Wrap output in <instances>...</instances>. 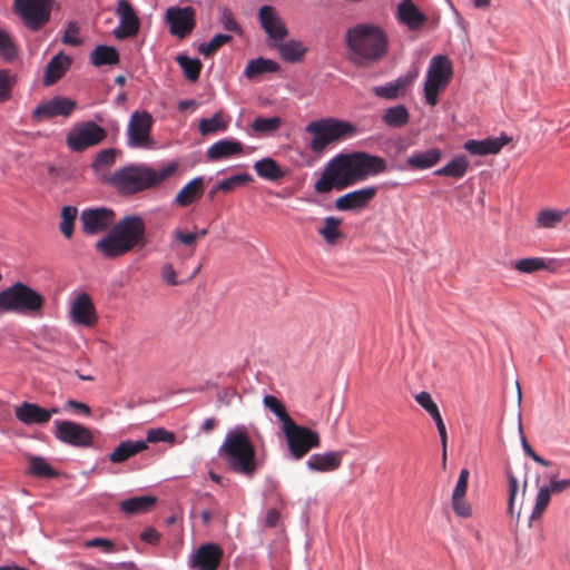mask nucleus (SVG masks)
Returning <instances> with one entry per match:
<instances>
[{
    "mask_svg": "<svg viewBox=\"0 0 570 570\" xmlns=\"http://www.w3.org/2000/svg\"><path fill=\"white\" fill-rule=\"evenodd\" d=\"M387 171V163L366 151L342 153L330 159L314 184L317 194L343 190Z\"/></svg>",
    "mask_w": 570,
    "mask_h": 570,
    "instance_id": "obj_1",
    "label": "nucleus"
},
{
    "mask_svg": "<svg viewBox=\"0 0 570 570\" xmlns=\"http://www.w3.org/2000/svg\"><path fill=\"white\" fill-rule=\"evenodd\" d=\"M348 60L361 68H370L389 53L390 40L386 31L372 22L357 23L350 27L344 35Z\"/></svg>",
    "mask_w": 570,
    "mask_h": 570,
    "instance_id": "obj_2",
    "label": "nucleus"
},
{
    "mask_svg": "<svg viewBox=\"0 0 570 570\" xmlns=\"http://www.w3.org/2000/svg\"><path fill=\"white\" fill-rule=\"evenodd\" d=\"M218 455L230 471L246 478H252L261 466L256 449L244 430L229 431L218 449Z\"/></svg>",
    "mask_w": 570,
    "mask_h": 570,
    "instance_id": "obj_3",
    "label": "nucleus"
},
{
    "mask_svg": "<svg viewBox=\"0 0 570 570\" xmlns=\"http://www.w3.org/2000/svg\"><path fill=\"white\" fill-rule=\"evenodd\" d=\"M142 239V218L126 216L114 223L107 235L95 247L107 258H116L130 252Z\"/></svg>",
    "mask_w": 570,
    "mask_h": 570,
    "instance_id": "obj_4",
    "label": "nucleus"
},
{
    "mask_svg": "<svg viewBox=\"0 0 570 570\" xmlns=\"http://www.w3.org/2000/svg\"><path fill=\"white\" fill-rule=\"evenodd\" d=\"M305 132L312 135L308 149L314 154H322L331 144L353 136L356 127L351 122L328 117L311 121L305 127Z\"/></svg>",
    "mask_w": 570,
    "mask_h": 570,
    "instance_id": "obj_5",
    "label": "nucleus"
},
{
    "mask_svg": "<svg viewBox=\"0 0 570 570\" xmlns=\"http://www.w3.org/2000/svg\"><path fill=\"white\" fill-rule=\"evenodd\" d=\"M45 305V297L30 286L17 282L0 292V312L38 315Z\"/></svg>",
    "mask_w": 570,
    "mask_h": 570,
    "instance_id": "obj_6",
    "label": "nucleus"
},
{
    "mask_svg": "<svg viewBox=\"0 0 570 570\" xmlns=\"http://www.w3.org/2000/svg\"><path fill=\"white\" fill-rule=\"evenodd\" d=\"M453 75V68L446 56H434L430 61L426 80L424 83V97L426 104L435 106L439 101V92L445 88Z\"/></svg>",
    "mask_w": 570,
    "mask_h": 570,
    "instance_id": "obj_7",
    "label": "nucleus"
},
{
    "mask_svg": "<svg viewBox=\"0 0 570 570\" xmlns=\"http://www.w3.org/2000/svg\"><path fill=\"white\" fill-rule=\"evenodd\" d=\"M288 452L294 460L303 459L311 450L321 445L320 434L304 425H298L295 421L282 430Z\"/></svg>",
    "mask_w": 570,
    "mask_h": 570,
    "instance_id": "obj_8",
    "label": "nucleus"
},
{
    "mask_svg": "<svg viewBox=\"0 0 570 570\" xmlns=\"http://www.w3.org/2000/svg\"><path fill=\"white\" fill-rule=\"evenodd\" d=\"M53 0H14V12L31 31L41 30L51 17Z\"/></svg>",
    "mask_w": 570,
    "mask_h": 570,
    "instance_id": "obj_9",
    "label": "nucleus"
},
{
    "mask_svg": "<svg viewBox=\"0 0 570 570\" xmlns=\"http://www.w3.org/2000/svg\"><path fill=\"white\" fill-rule=\"evenodd\" d=\"M107 137V131L94 121H86L75 126L67 134V146L72 151H82L98 145Z\"/></svg>",
    "mask_w": 570,
    "mask_h": 570,
    "instance_id": "obj_10",
    "label": "nucleus"
},
{
    "mask_svg": "<svg viewBox=\"0 0 570 570\" xmlns=\"http://www.w3.org/2000/svg\"><path fill=\"white\" fill-rule=\"evenodd\" d=\"M81 230L86 235H97L112 228L116 214L106 207L83 209L80 214Z\"/></svg>",
    "mask_w": 570,
    "mask_h": 570,
    "instance_id": "obj_11",
    "label": "nucleus"
},
{
    "mask_svg": "<svg viewBox=\"0 0 570 570\" xmlns=\"http://www.w3.org/2000/svg\"><path fill=\"white\" fill-rule=\"evenodd\" d=\"M107 183L122 195H131L142 190V168L125 166L117 169Z\"/></svg>",
    "mask_w": 570,
    "mask_h": 570,
    "instance_id": "obj_12",
    "label": "nucleus"
},
{
    "mask_svg": "<svg viewBox=\"0 0 570 570\" xmlns=\"http://www.w3.org/2000/svg\"><path fill=\"white\" fill-rule=\"evenodd\" d=\"M169 31L177 38H186L196 26L195 9L191 7H170L166 11Z\"/></svg>",
    "mask_w": 570,
    "mask_h": 570,
    "instance_id": "obj_13",
    "label": "nucleus"
},
{
    "mask_svg": "<svg viewBox=\"0 0 570 570\" xmlns=\"http://www.w3.org/2000/svg\"><path fill=\"white\" fill-rule=\"evenodd\" d=\"M55 435L61 442L72 446H88L92 443L94 435L86 426L72 421H56Z\"/></svg>",
    "mask_w": 570,
    "mask_h": 570,
    "instance_id": "obj_14",
    "label": "nucleus"
},
{
    "mask_svg": "<svg viewBox=\"0 0 570 570\" xmlns=\"http://www.w3.org/2000/svg\"><path fill=\"white\" fill-rule=\"evenodd\" d=\"M69 315L73 324L85 327H94L98 323L92 298L87 293L78 294L71 302Z\"/></svg>",
    "mask_w": 570,
    "mask_h": 570,
    "instance_id": "obj_15",
    "label": "nucleus"
},
{
    "mask_svg": "<svg viewBox=\"0 0 570 570\" xmlns=\"http://www.w3.org/2000/svg\"><path fill=\"white\" fill-rule=\"evenodd\" d=\"M77 102L66 97H55L40 104L32 112V118L37 121L50 119L57 116L68 117L76 109Z\"/></svg>",
    "mask_w": 570,
    "mask_h": 570,
    "instance_id": "obj_16",
    "label": "nucleus"
},
{
    "mask_svg": "<svg viewBox=\"0 0 570 570\" xmlns=\"http://www.w3.org/2000/svg\"><path fill=\"white\" fill-rule=\"evenodd\" d=\"M224 557L223 549L216 543H204L190 558V567L197 570H217Z\"/></svg>",
    "mask_w": 570,
    "mask_h": 570,
    "instance_id": "obj_17",
    "label": "nucleus"
},
{
    "mask_svg": "<svg viewBox=\"0 0 570 570\" xmlns=\"http://www.w3.org/2000/svg\"><path fill=\"white\" fill-rule=\"evenodd\" d=\"M258 18L262 28L272 40L276 42L283 41L287 37V27L274 7H261L258 11Z\"/></svg>",
    "mask_w": 570,
    "mask_h": 570,
    "instance_id": "obj_18",
    "label": "nucleus"
},
{
    "mask_svg": "<svg viewBox=\"0 0 570 570\" xmlns=\"http://www.w3.org/2000/svg\"><path fill=\"white\" fill-rule=\"evenodd\" d=\"M376 194V186H367L340 196L335 199L334 205L341 212L362 209L374 199Z\"/></svg>",
    "mask_w": 570,
    "mask_h": 570,
    "instance_id": "obj_19",
    "label": "nucleus"
},
{
    "mask_svg": "<svg viewBox=\"0 0 570 570\" xmlns=\"http://www.w3.org/2000/svg\"><path fill=\"white\" fill-rule=\"evenodd\" d=\"M116 13L119 17V26L114 30V36L117 39L132 37L139 31V18L127 0L118 2Z\"/></svg>",
    "mask_w": 570,
    "mask_h": 570,
    "instance_id": "obj_20",
    "label": "nucleus"
},
{
    "mask_svg": "<svg viewBox=\"0 0 570 570\" xmlns=\"http://www.w3.org/2000/svg\"><path fill=\"white\" fill-rule=\"evenodd\" d=\"M57 407L43 409L36 403L23 402L20 406L16 407V417L27 425L46 424L50 421L53 414H57Z\"/></svg>",
    "mask_w": 570,
    "mask_h": 570,
    "instance_id": "obj_21",
    "label": "nucleus"
},
{
    "mask_svg": "<svg viewBox=\"0 0 570 570\" xmlns=\"http://www.w3.org/2000/svg\"><path fill=\"white\" fill-rule=\"evenodd\" d=\"M416 77L417 71H410L406 75L396 78L394 81H390L383 86H375L373 88V92L376 97L384 98L386 100L397 99L406 92Z\"/></svg>",
    "mask_w": 570,
    "mask_h": 570,
    "instance_id": "obj_22",
    "label": "nucleus"
},
{
    "mask_svg": "<svg viewBox=\"0 0 570 570\" xmlns=\"http://www.w3.org/2000/svg\"><path fill=\"white\" fill-rule=\"evenodd\" d=\"M511 141V138L501 135L497 138H487L483 140L470 139L464 142V149L471 155H495Z\"/></svg>",
    "mask_w": 570,
    "mask_h": 570,
    "instance_id": "obj_23",
    "label": "nucleus"
},
{
    "mask_svg": "<svg viewBox=\"0 0 570 570\" xmlns=\"http://www.w3.org/2000/svg\"><path fill=\"white\" fill-rule=\"evenodd\" d=\"M343 454L344 451L314 453L306 461V466L314 472H332L341 466Z\"/></svg>",
    "mask_w": 570,
    "mask_h": 570,
    "instance_id": "obj_24",
    "label": "nucleus"
},
{
    "mask_svg": "<svg viewBox=\"0 0 570 570\" xmlns=\"http://www.w3.org/2000/svg\"><path fill=\"white\" fill-rule=\"evenodd\" d=\"M397 19L410 30H416L422 27L428 18L422 13L412 0H402L397 6Z\"/></svg>",
    "mask_w": 570,
    "mask_h": 570,
    "instance_id": "obj_25",
    "label": "nucleus"
},
{
    "mask_svg": "<svg viewBox=\"0 0 570 570\" xmlns=\"http://www.w3.org/2000/svg\"><path fill=\"white\" fill-rule=\"evenodd\" d=\"M200 269L202 264L197 265L191 272H189L176 269L174 263H165L160 269V277L169 286H180L193 281Z\"/></svg>",
    "mask_w": 570,
    "mask_h": 570,
    "instance_id": "obj_26",
    "label": "nucleus"
},
{
    "mask_svg": "<svg viewBox=\"0 0 570 570\" xmlns=\"http://www.w3.org/2000/svg\"><path fill=\"white\" fill-rule=\"evenodd\" d=\"M70 66L71 58L66 56L63 52H59L58 55L53 56L46 67L43 85H55L65 76V73L69 70Z\"/></svg>",
    "mask_w": 570,
    "mask_h": 570,
    "instance_id": "obj_27",
    "label": "nucleus"
},
{
    "mask_svg": "<svg viewBox=\"0 0 570 570\" xmlns=\"http://www.w3.org/2000/svg\"><path fill=\"white\" fill-rule=\"evenodd\" d=\"M243 153V145L237 140L222 139L213 144L206 151L210 161L227 159Z\"/></svg>",
    "mask_w": 570,
    "mask_h": 570,
    "instance_id": "obj_28",
    "label": "nucleus"
},
{
    "mask_svg": "<svg viewBox=\"0 0 570 570\" xmlns=\"http://www.w3.org/2000/svg\"><path fill=\"white\" fill-rule=\"evenodd\" d=\"M442 153L439 148L415 151L406 158V165L414 170H424L440 163Z\"/></svg>",
    "mask_w": 570,
    "mask_h": 570,
    "instance_id": "obj_29",
    "label": "nucleus"
},
{
    "mask_svg": "<svg viewBox=\"0 0 570 570\" xmlns=\"http://www.w3.org/2000/svg\"><path fill=\"white\" fill-rule=\"evenodd\" d=\"M204 194V180L202 177L194 178L186 184L177 194L176 203L179 206H188Z\"/></svg>",
    "mask_w": 570,
    "mask_h": 570,
    "instance_id": "obj_30",
    "label": "nucleus"
},
{
    "mask_svg": "<svg viewBox=\"0 0 570 570\" xmlns=\"http://www.w3.org/2000/svg\"><path fill=\"white\" fill-rule=\"evenodd\" d=\"M276 48L281 58L286 62L301 61L307 51L303 42L298 40L277 41Z\"/></svg>",
    "mask_w": 570,
    "mask_h": 570,
    "instance_id": "obj_31",
    "label": "nucleus"
},
{
    "mask_svg": "<svg viewBox=\"0 0 570 570\" xmlns=\"http://www.w3.org/2000/svg\"><path fill=\"white\" fill-rule=\"evenodd\" d=\"M177 170V164L170 163L159 169L145 166L144 185L145 189L158 186Z\"/></svg>",
    "mask_w": 570,
    "mask_h": 570,
    "instance_id": "obj_32",
    "label": "nucleus"
},
{
    "mask_svg": "<svg viewBox=\"0 0 570 570\" xmlns=\"http://www.w3.org/2000/svg\"><path fill=\"white\" fill-rule=\"evenodd\" d=\"M470 167V161L465 156L454 157L443 167L436 169L434 174L442 177H453L460 179L465 176Z\"/></svg>",
    "mask_w": 570,
    "mask_h": 570,
    "instance_id": "obj_33",
    "label": "nucleus"
},
{
    "mask_svg": "<svg viewBox=\"0 0 570 570\" xmlns=\"http://www.w3.org/2000/svg\"><path fill=\"white\" fill-rule=\"evenodd\" d=\"M342 219L328 216L323 219V226L317 229V233L324 238L328 245H335L340 239L343 238L341 230Z\"/></svg>",
    "mask_w": 570,
    "mask_h": 570,
    "instance_id": "obj_34",
    "label": "nucleus"
},
{
    "mask_svg": "<svg viewBox=\"0 0 570 570\" xmlns=\"http://www.w3.org/2000/svg\"><path fill=\"white\" fill-rule=\"evenodd\" d=\"M90 62L96 67L117 65L119 53L114 47L100 45L90 53Z\"/></svg>",
    "mask_w": 570,
    "mask_h": 570,
    "instance_id": "obj_35",
    "label": "nucleus"
},
{
    "mask_svg": "<svg viewBox=\"0 0 570 570\" xmlns=\"http://www.w3.org/2000/svg\"><path fill=\"white\" fill-rule=\"evenodd\" d=\"M254 169L261 178L272 181L279 180L285 176L284 170L272 158H264L256 161Z\"/></svg>",
    "mask_w": 570,
    "mask_h": 570,
    "instance_id": "obj_36",
    "label": "nucleus"
},
{
    "mask_svg": "<svg viewBox=\"0 0 570 570\" xmlns=\"http://www.w3.org/2000/svg\"><path fill=\"white\" fill-rule=\"evenodd\" d=\"M383 121L392 128H401L410 121V112L403 105L390 107L383 115Z\"/></svg>",
    "mask_w": 570,
    "mask_h": 570,
    "instance_id": "obj_37",
    "label": "nucleus"
},
{
    "mask_svg": "<svg viewBox=\"0 0 570 570\" xmlns=\"http://www.w3.org/2000/svg\"><path fill=\"white\" fill-rule=\"evenodd\" d=\"M279 65L272 59L256 58L248 62L244 73L248 79H253L265 72H275Z\"/></svg>",
    "mask_w": 570,
    "mask_h": 570,
    "instance_id": "obj_38",
    "label": "nucleus"
},
{
    "mask_svg": "<svg viewBox=\"0 0 570 570\" xmlns=\"http://www.w3.org/2000/svg\"><path fill=\"white\" fill-rule=\"evenodd\" d=\"M128 145L130 147H142V111L136 110L128 124Z\"/></svg>",
    "mask_w": 570,
    "mask_h": 570,
    "instance_id": "obj_39",
    "label": "nucleus"
},
{
    "mask_svg": "<svg viewBox=\"0 0 570 570\" xmlns=\"http://www.w3.org/2000/svg\"><path fill=\"white\" fill-rule=\"evenodd\" d=\"M227 127L228 121L224 119L222 112H216L212 118H202L198 125L199 131L203 136L223 132Z\"/></svg>",
    "mask_w": 570,
    "mask_h": 570,
    "instance_id": "obj_40",
    "label": "nucleus"
},
{
    "mask_svg": "<svg viewBox=\"0 0 570 570\" xmlns=\"http://www.w3.org/2000/svg\"><path fill=\"white\" fill-rule=\"evenodd\" d=\"M140 451H142V440L135 443L122 442L109 454V460L114 463H121Z\"/></svg>",
    "mask_w": 570,
    "mask_h": 570,
    "instance_id": "obj_41",
    "label": "nucleus"
},
{
    "mask_svg": "<svg viewBox=\"0 0 570 570\" xmlns=\"http://www.w3.org/2000/svg\"><path fill=\"white\" fill-rule=\"evenodd\" d=\"M265 407L273 412L282 423V430L289 425L294 420L288 415L285 405L276 396L265 395L263 399Z\"/></svg>",
    "mask_w": 570,
    "mask_h": 570,
    "instance_id": "obj_42",
    "label": "nucleus"
},
{
    "mask_svg": "<svg viewBox=\"0 0 570 570\" xmlns=\"http://www.w3.org/2000/svg\"><path fill=\"white\" fill-rule=\"evenodd\" d=\"M146 443H165L168 446L177 444V436L174 432L166 430L165 428L149 429L145 435V450H147Z\"/></svg>",
    "mask_w": 570,
    "mask_h": 570,
    "instance_id": "obj_43",
    "label": "nucleus"
},
{
    "mask_svg": "<svg viewBox=\"0 0 570 570\" xmlns=\"http://www.w3.org/2000/svg\"><path fill=\"white\" fill-rule=\"evenodd\" d=\"M178 65L184 71V76L191 82H195L198 80L202 71V62L197 58H189L186 55H179L176 58Z\"/></svg>",
    "mask_w": 570,
    "mask_h": 570,
    "instance_id": "obj_44",
    "label": "nucleus"
},
{
    "mask_svg": "<svg viewBox=\"0 0 570 570\" xmlns=\"http://www.w3.org/2000/svg\"><path fill=\"white\" fill-rule=\"evenodd\" d=\"M282 126V119L278 116L271 118L256 117L252 124L250 129L261 135H269L277 131Z\"/></svg>",
    "mask_w": 570,
    "mask_h": 570,
    "instance_id": "obj_45",
    "label": "nucleus"
},
{
    "mask_svg": "<svg viewBox=\"0 0 570 570\" xmlns=\"http://www.w3.org/2000/svg\"><path fill=\"white\" fill-rule=\"evenodd\" d=\"M78 215V209L73 206H63L60 213L61 222L59 229L65 238L70 239L73 236L75 222Z\"/></svg>",
    "mask_w": 570,
    "mask_h": 570,
    "instance_id": "obj_46",
    "label": "nucleus"
},
{
    "mask_svg": "<svg viewBox=\"0 0 570 570\" xmlns=\"http://www.w3.org/2000/svg\"><path fill=\"white\" fill-rule=\"evenodd\" d=\"M29 470L28 472L35 476L52 479L58 475V472L53 470L43 458L29 456Z\"/></svg>",
    "mask_w": 570,
    "mask_h": 570,
    "instance_id": "obj_47",
    "label": "nucleus"
},
{
    "mask_svg": "<svg viewBox=\"0 0 570 570\" xmlns=\"http://www.w3.org/2000/svg\"><path fill=\"white\" fill-rule=\"evenodd\" d=\"M177 246H184L186 248L185 253H191V255H194L197 246L196 234H194V232L176 228L173 230L171 247L176 248Z\"/></svg>",
    "mask_w": 570,
    "mask_h": 570,
    "instance_id": "obj_48",
    "label": "nucleus"
},
{
    "mask_svg": "<svg viewBox=\"0 0 570 570\" xmlns=\"http://www.w3.org/2000/svg\"><path fill=\"white\" fill-rule=\"evenodd\" d=\"M253 180V177L249 174H237L227 179L222 180L214 190L210 191V196L213 197L216 190H220L224 193L232 191L236 187L244 186Z\"/></svg>",
    "mask_w": 570,
    "mask_h": 570,
    "instance_id": "obj_49",
    "label": "nucleus"
},
{
    "mask_svg": "<svg viewBox=\"0 0 570 570\" xmlns=\"http://www.w3.org/2000/svg\"><path fill=\"white\" fill-rule=\"evenodd\" d=\"M0 56L8 62L18 57V49L8 31L0 28Z\"/></svg>",
    "mask_w": 570,
    "mask_h": 570,
    "instance_id": "obj_50",
    "label": "nucleus"
},
{
    "mask_svg": "<svg viewBox=\"0 0 570 570\" xmlns=\"http://www.w3.org/2000/svg\"><path fill=\"white\" fill-rule=\"evenodd\" d=\"M119 154L120 151L116 148L100 150L92 163V168L99 171L111 167L116 163V158Z\"/></svg>",
    "mask_w": 570,
    "mask_h": 570,
    "instance_id": "obj_51",
    "label": "nucleus"
},
{
    "mask_svg": "<svg viewBox=\"0 0 570 570\" xmlns=\"http://www.w3.org/2000/svg\"><path fill=\"white\" fill-rule=\"evenodd\" d=\"M514 268L523 274H532L534 272L547 268V264L543 258L528 257L517 261L514 263Z\"/></svg>",
    "mask_w": 570,
    "mask_h": 570,
    "instance_id": "obj_52",
    "label": "nucleus"
},
{
    "mask_svg": "<svg viewBox=\"0 0 570 570\" xmlns=\"http://www.w3.org/2000/svg\"><path fill=\"white\" fill-rule=\"evenodd\" d=\"M232 36L219 33L212 38L209 42H204L198 47V51L205 57L214 55L224 45L232 41Z\"/></svg>",
    "mask_w": 570,
    "mask_h": 570,
    "instance_id": "obj_53",
    "label": "nucleus"
},
{
    "mask_svg": "<svg viewBox=\"0 0 570 570\" xmlns=\"http://www.w3.org/2000/svg\"><path fill=\"white\" fill-rule=\"evenodd\" d=\"M16 83V76L8 69L0 70V104L11 98V91Z\"/></svg>",
    "mask_w": 570,
    "mask_h": 570,
    "instance_id": "obj_54",
    "label": "nucleus"
},
{
    "mask_svg": "<svg viewBox=\"0 0 570 570\" xmlns=\"http://www.w3.org/2000/svg\"><path fill=\"white\" fill-rule=\"evenodd\" d=\"M550 498L551 493L547 489V485L540 487L537 493L535 504L531 513V520H537L541 518L547 507L549 505Z\"/></svg>",
    "mask_w": 570,
    "mask_h": 570,
    "instance_id": "obj_55",
    "label": "nucleus"
},
{
    "mask_svg": "<svg viewBox=\"0 0 570 570\" xmlns=\"http://www.w3.org/2000/svg\"><path fill=\"white\" fill-rule=\"evenodd\" d=\"M61 41L63 45L78 47L82 45L80 37V27L77 21H69L62 33Z\"/></svg>",
    "mask_w": 570,
    "mask_h": 570,
    "instance_id": "obj_56",
    "label": "nucleus"
},
{
    "mask_svg": "<svg viewBox=\"0 0 570 570\" xmlns=\"http://www.w3.org/2000/svg\"><path fill=\"white\" fill-rule=\"evenodd\" d=\"M219 21L223 24L224 29L236 35H242L243 29L239 23L234 18L230 10L227 8H223L219 13Z\"/></svg>",
    "mask_w": 570,
    "mask_h": 570,
    "instance_id": "obj_57",
    "label": "nucleus"
},
{
    "mask_svg": "<svg viewBox=\"0 0 570 570\" xmlns=\"http://www.w3.org/2000/svg\"><path fill=\"white\" fill-rule=\"evenodd\" d=\"M563 214L554 210H543L538 217V224L544 228H552L562 220Z\"/></svg>",
    "mask_w": 570,
    "mask_h": 570,
    "instance_id": "obj_58",
    "label": "nucleus"
},
{
    "mask_svg": "<svg viewBox=\"0 0 570 570\" xmlns=\"http://www.w3.org/2000/svg\"><path fill=\"white\" fill-rule=\"evenodd\" d=\"M415 401L431 415L435 416L438 414L439 407L436 403L433 401L432 396L428 392H420L415 395Z\"/></svg>",
    "mask_w": 570,
    "mask_h": 570,
    "instance_id": "obj_59",
    "label": "nucleus"
},
{
    "mask_svg": "<svg viewBox=\"0 0 570 570\" xmlns=\"http://www.w3.org/2000/svg\"><path fill=\"white\" fill-rule=\"evenodd\" d=\"M452 509L459 517L469 518L471 515V505L465 500V497H452Z\"/></svg>",
    "mask_w": 570,
    "mask_h": 570,
    "instance_id": "obj_60",
    "label": "nucleus"
},
{
    "mask_svg": "<svg viewBox=\"0 0 570 570\" xmlns=\"http://www.w3.org/2000/svg\"><path fill=\"white\" fill-rule=\"evenodd\" d=\"M470 472L468 469H462L460 471L459 479L456 481V484L454 487L452 497H465L466 490H468V482H469Z\"/></svg>",
    "mask_w": 570,
    "mask_h": 570,
    "instance_id": "obj_61",
    "label": "nucleus"
},
{
    "mask_svg": "<svg viewBox=\"0 0 570 570\" xmlns=\"http://www.w3.org/2000/svg\"><path fill=\"white\" fill-rule=\"evenodd\" d=\"M87 548H100L106 553L115 552V542L105 538H94L85 543Z\"/></svg>",
    "mask_w": 570,
    "mask_h": 570,
    "instance_id": "obj_62",
    "label": "nucleus"
},
{
    "mask_svg": "<svg viewBox=\"0 0 570 570\" xmlns=\"http://www.w3.org/2000/svg\"><path fill=\"white\" fill-rule=\"evenodd\" d=\"M142 510V495L125 500L121 503V511L127 514L137 513Z\"/></svg>",
    "mask_w": 570,
    "mask_h": 570,
    "instance_id": "obj_63",
    "label": "nucleus"
},
{
    "mask_svg": "<svg viewBox=\"0 0 570 570\" xmlns=\"http://www.w3.org/2000/svg\"><path fill=\"white\" fill-rule=\"evenodd\" d=\"M570 488V479L557 480L554 475L550 476V483L547 489L551 494H558Z\"/></svg>",
    "mask_w": 570,
    "mask_h": 570,
    "instance_id": "obj_64",
    "label": "nucleus"
}]
</instances>
